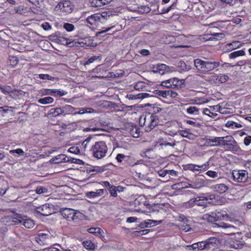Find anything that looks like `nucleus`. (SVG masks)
Wrapping results in <instances>:
<instances>
[{
    "mask_svg": "<svg viewBox=\"0 0 251 251\" xmlns=\"http://www.w3.org/2000/svg\"><path fill=\"white\" fill-rule=\"evenodd\" d=\"M92 137H87L81 144L84 151L88 150L91 152L93 156L98 159L103 158L106 156L108 148L103 141L92 142Z\"/></svg>",
    "mask_w": 251,
    "mask_h": 251,
    "instance_id": "1",
    "label": "nucleus"
},
{
    "mask_svg": "<svg viewBox=\"0 0 251 251\" xmlns=\"http://www.w3.org/2000/svg\"><path fill=\"white\" fill-rule=\"evenodd\" d=\"M203 60L197 58L194 60V64L199 71L203 73H208L214 71L221 65V62L214 59H208L205 58Z\"/></svg>",
    "mask_w": 251,
    "mask_h": 251,
    "instance_id": "2",
    "label": "nucleus"
},
{
    "mask_svg": "<svg viewBox=\"0 0 251 251\" xmlns=\"http://www.w3.org/2000/svg\"><path fill=\"white\" fill-rule=\"evenodd\" d=\"M221 146L229 151H238L240 150L239 147L232 136L223 137Z\"/></svg>",
    "mask_w": 251,
    "mask_h": 251,
    "instance_id": "3",
    "label": "nucleus"
},
{
    "mask_svg": "<svg viewBox=\"0 0 251 251\" xmlns=\"http://www.w3.org/2000/svg\"><path fill=\"white\" fill-rule=\"evenodd\" d=\"M227 216L226 212L224 210L217 209L214 211L204 215V218L209 222L222 220Z\"/></svg>",
    "mask_w": 251,
    "mask_h": 251,
    "instance_id": "4",
    "label": "nucleus"
},
{
    "mask_svg": "<svg viewBox=\"0 0 251 251\" xmlns=\"http://www.w3.org/2000/svg\"><path fill=\"white\" fill-rule=\"evenodd\" d=\"M219 243V240L217 238L212 237L207 239L205 241L199 242L198 250H210L214 249L216 245Z\"/></svg>",
    "mask_w": 251,
    "mask_h": 251,
    "instance_id": "5",
    "label": "nucleus"
},
{
    "mask_svg": "<svg viewBox=\"0 0 251 251\" xmlns=\"http://www.w3.org/2000/svg\"><path fill=\"white\" fill-rule=\"evenodd\" d=\"M232 176L234 181L237 182H244L248 178V173L245 170H233Z\"/></svg>",
    "mask_w": 251,
    "mask_h": 251,
    "instance_id": "6",
    "label": "nucleus"
},
{
    "mask_svg": "<svg viewBox=\"0 0 251 251\" xmlns=\"http://www.w3.org/2000/svg\"><path fill=\"white\" fill-rule=\"evenodd\" d=\"M52 205L46 203L42 206L37 207L35 209L34 213L40 214L44 216H48L52 214Z\"/></svg>",
    "mask_w": 251,
    "mask_h": 251,
    "instance_id": "7",
    "label": "nucleus"
},
{
    "mask_svg": "<svg viewBox=\"0 0 251 251\" xmlns=\"http://www.w3.org/2000/svg\"><path fill=\"white\" fill-rule=\"evenodd\" d=\"M56 7H58L62 12L66 14L71 13L74 9V4L70 1L59 2Z\"/></svg>",
    "mask_w": 251,
    "mask_h": 251,
    "instance_id": "8",
    "label": "nucleus"
},
{
    "mask_svg": "<svg viewBox=\"0 0 251 251\" xmlns=\"http://www.w3.org/2000/svg\"><path fill=\"white\" fill-rule=\"evenodd\" d=\"M223 137H215L205 139V144L208 146H219L221 145Z\"/></svg>",
    "mask_w": 251,
    "mask_h": 251,
    "instance_id": "9",
    "label": "nucleus"
},
{
    "mask_svg": "<svg viewBox=\"0 0 251 251\" xmlns=\"http://www.w3.org/2000/svg\"><path fill=\"white\" fill-rule=\"evenodd\" d=\"M50 237L49 233L39 232L36 237V241L40 245H46L48 244L47 240Z\"/></svg>",
    "mask_w": 251,
    "mask_h": 251,
    "instance_id": "10",
    "label": "nucleus"
},
{
    "mask_svg": "<svg viewBox=\"0 0 251 251\" xmlns=\"http://www.w3.org/2000/svg\"><path fill=\"white\" fill-rule=\"evenodd\" d=\"M105 193H107L106 190H104L103 189H100L96 190V191H90L85 193V196L88 198L92 199V198H96L97 197H99L102 196Z\"/></svg>",
    "mask_w": 251,
    "mask_h": 251,
    "instance_id": "11",
    "label": "nucleus"
},
{
    "mask_svg": "<svg viewBox=\"0 0 251 251\" xmlns=\"http://www.w3.org/2000/svg\"><path fill=\"white\" fill-rule=\"evenodd\" d=\"M150 124L148 126L146 127L145 128L146 132H150L151 131V130L155 127L158 123L159 118L157 116L152 114L150 117Z\"/></svg>",
    "mask_w": 251,
    "mask_h": 251,
    "instance_id": "12",
    "label": "nucleus"
},
{
    "mask_svg": "<svg viewBox=\"0 0 251 251\" xmlns=\"http://www.w3.org/2000/svg\"><path fill=\"white\" fill-rule=\"evenodd\" d=\"M162 223V220L156 221L153 220H148L139 224V226L141 228L151 227Z\"/></svg>",
    "mask_w": 251,
    "mask_h": 251,
    "instance_id": "13",
    "label": "nucleus"
},
{
    "mask_svg": "<svg viewBox=\"0 0 251 251\" xmlns=\"http://www.w3.org/2000/svg\"><path fill=\"white\" fill-rule=\"evenodd\" d=\"M218 226L225 229L227 234H234L236 229L235 226L225 223H220Z\"/></svg>",
    "mask_w": 251,
    "mask_h": 251,
    "instance_id": "14",
    "label": "nucleus"
},
{
    "mask_svg": "<svg viewBox=\"0 0 251 251\" xmlns=\"http://www.w3.org/2000/svg\"><path fill=\"white\" fill-rule=\"evenodd\" d=\"M211 188L216 192L223 194L227 191L228 187L224 183H220L212 185Z\"/></svg>",
    "mask_w": 251,
    "mask_h": 251,
    "instance_id": "15",
    "label": "nucleus"
},
{
    "mask_svg": "<svg viewBox=\"0 0 251 251\" xmlns=\"http://www.w3.org/2000/svg\"><path fill=\"white\" fill-rule=\"evenodd\" d=\"M209 162H207L206 163L201 165L190 164L189 165L188 168L191 171H202L207 170L209 168Z\"/></svg>",
    "mask_w": 251,
    "mask_h": 251,
    "instance_id": "16",
    "label": "nucleus"
},
{
    "mask_svg": "<svg viewBox=\"0 0 251 251\" xmlns=\"http://www.w3.org/2000/svg\"><path fill=\"white\" fill-rule=\"evenodd\" d=\"M112 0H89L91 6L93 7H100L104 5L109 4Z\"/></svg>",
    "mask_w": 251,
    "mask_h": 251,
    "instance_id": "17",
    "label": "nucleus"
},
{
    "mask_svg": "<svg viewBox=\"0 0 251 251\" xmlns=\"http://www.w3.org/2000/svg\"><path fill=\"white\" fill-rule=\"evenodd\" d=\"M150 96V95L148 93H142L136 95L127 94L126 96V98L129 100H135L138 99H143Z\"/></svg>",
    "mask_w": 251,
    "mask_h": 251,
    "instance_id": "18",
    "label": "nucleus"
},
{
    "mask_svg": "<svg viewBox=\"0 0 251 251\" xmlns=\"http://www.w3.org/2000/svg\"><path fill=\"white\" fill-rule=\"evenodd\" d=\"M75 210L71 208L62 209L61 211L62 215L69 221H72Z\"/></svg>",
    "mask_w": 251,
    "mask_h": 251,
    "instance_id": "19",
    "label": "nucleus"
},
{
    "mask_svg": "<svg viewBox=\"0 0 251 251\" xmlns=\"http://www.w3.org/2000/svg\"><path fill=\"white\" fill-rule=\"evenodd\" d=\"M100 17L98 14H95L88 16L86 19V23L90 25H96L98 22H100Z\"/></svg>",
    "mask_w": 251,
    "mask_h": 251,
    "instance_id": "20",
    "label": "nucleus"
},
{
    "mask_svg": "<svg viewBox=\"0 0 251 251\" xmlns=\"http://www.w3.org/2000/svg\"><path fill=\"white\" fill-rule=\"evenodd\" d=\"M241 46V43L239 42L236 41L226 44L225 48L226 51H230L233 50L240 48Z\"/></svg>",
    "mask_w": 251,
    "mask_h": 251,
    "instance_id": "21",
    "label": "nucleus"
},
{
    "mask_svg": "<svg viewBox=\"0 0 251 251\" xmlns=\"http://www.w3.org/2000/svg\"><path fill=\"white\" fill-rule=\"evenodd\" d=\"M77 108L70 105H66L62 107V114L64 116L68 114H73Z\"/></svg>",
    "mask_w": 251,
    "mask_h": 251,
    "instance_id": "22",
    "label": "nucleus"
},
{
    "mask_svg": "<svg viewBox=\"0 0 251 251\" xmlns=\"http://www.w3.org/2000/svg\"><path fill=\"white\" fill-rule=\"evenodd\" d=\"M22 225L27 228H33L35 226L33 221L28 218L26 216H25Z\"/></svg>",
    "mask_w": 251,
    "mask_h": 251,
    "instance_id": "23",
    "label": "nucleus"
},
{
    "mask_svg": "<svg viewBox=\"0 0 251 251\" xmlns=\"http://www.w3.org/2000/svg\"><path fill=\"white\" fill-rule=\"evenodd\" d=\"M192 182L193 183V185L194 186V189H198L203 186L204 181L203 179L197 177H196Z\"/></svg>",
    "mask_w": 251,
    "mask_h": 251,
    "instance_id": "24",
    "label": "nucleus"
},
{
    "mask_svg": "<svg viewBox=\"0 0 251 251\" xmlns=\"http://www.w3.org/2000/svg\"><path fill=\"white\" fill-rule=\"evenodd\" d=\"M85 218V216L83 214L79 211H75L72 221L77 223L79 221L84 219Z\"/></svg>",
    "mask_w": 251,
    "mask_h": 251,
    "instance_id": "25",
    "label": "nucleus"
},
{
    "mask_svg": "<svg viewBox=\"0 0 251 251\" xmlns=\"http://www.w3.org/2000/svg\"><path fill=\"white\" fill-rule=\"evenodd\" d=\"M112 12L108 10L101 13V14H98V17H100V22L102 23L104 20H107L108 18L112 15Z\"/></svg>",
    "mask_w": 251,
    "mask_h": 251,
    "instance_id": "26",
    "label": "nucleus"
},
{
    "mask_svg": "<svg viewBox=\"0 0 251 251\" xmlns=\"http://www.w3.org/2000/svg\"><path fill=\"white\" fill-rule=\"evenodd\" d=\"M87 231L96 236H101L103 233V230L100 227H91L87 229Z\"/></svg>",
    "mask_w": 251,
    "mask_h": 251,
    "instance_id": "27",
    "label": "nucleus"
},
{
    "mask_svg": "<svg viewBox=\"0 0 251 251\" xmlns=\"http://www.w3.org/2000/svg\"><path fill=\"white\" fill-rule=\"evenodd\" d=\"M229 245L230 248L235 249H241L243 246L242 242L237 240L230 241L229 243Z\"/></svg>",
    "mask_w": 251,
    "mask_h": 251,
    "instance_id": "28",
    "label": "nucleus"
},
{
    "mask_svg": "<svg viewBox=\"0 0 251 251\" xmlns=\"http://www.w3.org/2000/svg\"><path fill=\"white\" fill-rule=\"evenodd\" d=\"M82 244L84 247L90 251H94L95 249V244L91 240L85 241Z\"/></svg>",
    "mask_w": 251,
    "mask_h": 251,
    "instance_id": "29",
    "label": "nucleus"
},
{
    "mask_svg": "<svg viewBox=\"0 0 251 251\" xmlns=\"http://www.w3.org/2000/svg\"><path fill=\"white\" fill-rule=\"evenodd\" d=\"M245 54V51L243 50L235 51L230 53L228 55L230 59H235L239 56H244Z\"/></svg>",
    "mask_w": 251,
    "mask_h": 251,
    "instance_id": "30",
    "label": "nucleus"
},
{
    "mask_svg": "<svg viewBox=\"0 0 251 251\" xmlns=\"http://www.w3.org/2000/svg\"><path fill=\"white\" fill-rule=\"evenodd\" d=\"M0 89L1 92L5 95L10 94L14 91V89L9 85L0 86Z\"/></svg>",
    "mask_w": 251,
    "mask_h": 251,
    "instance_id": "31",
    "label": "nucleus"
},
{
    "mask_svg": "<svg viewBox=\"0 0 251 251\" xmlns=\"http://www.w3.org/2000/svg\"><path fill=\"white\" fill-rule=\"evenodd\" d=\"M178 64V67L183 71H188L191 69V66L186 64L184 61H180Z\"/></svg>",
    "mask_w": 251,
    "mask_h": 251,
    "instance_id": "32",
    "label": "nucleus"
},
{
    "mask_svg": "<svg viewBox=\"0 0 251 251\" xmlns=\"http://www.w3.org/2000/svg\"><path fill=\"white\" fill-rule=\"evenodd\" d=\"M53 101V99L50 97H47L43 98L40 99L38 102L41 104H49L51 103Z\"/></svg>",
    "mask_w": 251,
    "mask_h": 251,
    "instance_id": "33",
    "label": "nucleus"
},
{
    "mask_svg": "<svg viewBox=\"0 0 251 251\" xmlns=\"http://www.w3.org/2000/svg\"><path fill=\"white\" fill-rule=\"evenodd\" d=\"M95 110L92 108H85L79 110L78 112H75L74 114H83L84 113H92L94 112Z\"/></svg>",
    "mask_w": 251,
    "mask_h": 251,
    "instance_id": "34",
    "label": "nucleus"
},
{
    "mask_svg": "<svg viewBox=\"0 0 251 251\" xmlns=\"http://www.w3.org/2000/svg\"><path fill=\"white\" fill-rule=\"evenodd\" d=\"M229 79V77L226 74H220L217 76L216 80L220 83H223Z\"/></svg>",
    "mask_w": 251,
    "mask_h": 251,
    "instance_id": "35",
    "label": "nucleus"
},
{
    "mask_svg": "<svg viewBox=\"0 0 251 251\" xmlns=\"http://www.w3.org/2000/svg\"><path fill=\"white\" fill-rule=\"evenodd\" d=\"M152 210L153 212H157L161 214H164L165 213V209L164 208L163 206L160 204H156L152 208Z\"/></svg>",
    "mask_w": 251,
    "mask_h": 251,
    "instance_id": "36",
    "label": "nucleus"
},
{
    "mask_svg": "<svg viewBox=\"0 0 251 251\" xmlns=\"http://www.w3.org/2000/svg\"><path fill=\"white\" fill-rule=\"evenodd\" d=\"M179 134L183 137H185L188 139L190 140H193L194 139V134L189 133L188 131L186 130H180L179 131Z\"/></svg>",
    "mask_w": 251,
    "mask_h": 251,
    "instance_id": "37",
    "label": "nucleus"
},
{
    "mask_svg": "<svg viewBox=\"0 0 251 251\" xmlns=\"http://www.w3.org/2000/svg\"><path fill=\"white\" fill-rule=\"evenodd\" d=\"M224 34L222 33H214L211 35V36L207 39V40H218L220 38L224 37Z\"/></svg>",
    "mask_w": 251,
    "mask_h": 251,
    "instance_id": "38",
    "label": "nucleus"
},
{
    "mask_svg": "<svg viewBox=\"0 0 251 251\" xmlns=\"http://www.w3.org/2000/svg\"><path fill=\"white\" fill-rule=\"evenodd\" d=\"M169 140L171 142H168L167 141H163L160 144V145L164 146H170L174 147L175 146H176V143H179V142H176L175 140H173L172 138H169Z\"/></svg>",
    "mask_w": 251,
    "mask_h": 251,
    "instance_id": "39",
    "label": "nucleus"
},
{
    "mask_svg": "<svg viewBox=\"0 0 251 251\" xmlns=\"http://www.w3.org/2000/svg\"><path fill=\"white\" fill-rule=\"evenodd\" d=\"M50 114L53 115H54V116H57L62 114V107L51 108L50 110Z\"/></svg>",
    "mask_w": 251,
    "mask_h": 251,
    "instance_id": "40",
    "label": "nucleus"
},
{
    "mask_svg": "<svg viewBox=\"0 0 251 251\" xmlns=\"http://www.w3.org/2000/svg\"><path fill=\"white\" fill-rule=\"evenodd\" d=\"M186 111L190 114L198 115L199 109L196 106H190L186 109Z\"/></svg>",
    "mask_w": 251,
    "mask_h": 251,
    "instance_id": "41",
    "label": "nucleus"
},
{
    "mask_svg": "<svg viewBox=\"0 0 251 251\" xmlns=\"http://www.w3.org/2000/svg\"><path fill=\"white\" fill-rule=\"evenodd\" d=\"M25 216L18 214L13 217V222L15 224H22Z\"/></svg>",
    "mask_w": 251,
    "mask_h": 251,
    "instance_id": "42",
    "label": "nucleus"
},
{
    "mask_svg": "<svg viewBox=\"0 0 251 251\" xmlns=\"http://www.w3.org/2000/svg\"><path fill=\"white\" fill-rule=\"evenodd\" d=\"M146 87V84L143 81H139L135 84L134 88L136 90L141 91Z\"/></svg>",
    "mask_w": 251,
    "mask_h": 251,
    "instance_id": "43",
    "label": "nucleus"
},
{
    "mask_svg": "<svg viewBox=\"0 0 251 251\" xmlns=\"http://www.w3.org/2000/svg\"><path fill=\"white\" fill-rule=\"evenodd\" d=\"M63 28L67 31L71 32L75 29V25L72 24L65 23L63 25Z\"/></svg>",
    "mask_w": 251,
    "mask_h": 251,
    "instance_id": "44",
    "label": "nucleus"
},
{
    "mask_svg": "<svg viewBox=\"0 0 251 251\" xmlns=\"http://www.w3.org/2000/svg\"><path fill=\"white\" fill-rule=\"evenodd\" d=\"M201 197L204 198L205 199L203 200H199L196 201V204L198 206L206 207L207 206L206 201L208 200V198L206 197L201 196Z\"/></svg>",
    "mask_w": 251,
    "mask_h": 251,
    "instance_id": "45",
    "label": "nucleus"
},
{
    "mask_svg": "<svg viewBox=\"0 0 251 251\" xmlns=\"http://www.w3.org/2000/svg\"><path fill=\"white\" fill-rule=\"evenodd\" d=\"M140 133V129L138 127H135L130 130V134L133 137L135 138H137L139 136Z\"/></svg>",
    "mask_w": 251,
    "mask_h": 251,
    "instance_id": "46",
    "label": "nucleus"
},
{
    "mask_svg": "<svg viewBox=\"0 0 251 251\" xmlns=\"http://www.w3.org/2000/svg\"><path fill=\"white\" fill-rule=\"evenodd\" d=\"M206 175L211 178H217L219 177L218 173L212 170L208 171L206 173Z\"/></svg>",
    "mask_w": 251,
    "mask_h": 251,
    "instance_id": "47",
    "label": "nucleus"
},
{
    "mask_svg": "<svg viewBox=\"0 0 251 251\" xmlns=\"http://www.w3.org/2000/svg\"><path fill=\"white\" fill-rule=\"evenodd\" d=\"M128 157L123 154L119 153L117 155L116 159L118 162H122L123 160L127 161Z\"/></svg>",
    "mask_w": 251,
    "mask_h": 251,
    "instance_id": "48",
    "label": "nucleus"
},
{
    "mask_svg": "<svg viewBox=\"0 0 251 251\" xmlns=\"http://www.w3.org/2000/svg\"><path fill=\"white\" fill-rule=\"evenodd\" d=\"M68 151L76 154H78L80 153L79 148L75 146L70 148L68 150Z\"/></svg>",
    "mask_w": 251,
    "mask_h": 251,
    "instance_id": "49",
    "label": "nucleus"
},
{
    "mask_svg": "<svg viewBox=\"0 0 251 251\" xmlns=\"http://www.w3.org/2000/svg\"><path fill=\"white\" fill-rule=\"evenodd\" d=\"M39 78L42 79H48L50 80H53L54 79V77L51 76L47 74H39L38 75Z\"/></svg>",
    "mask_w": 251,
    "mask_h": 251,
    "instance_id": "50",
    "label": "nucleus"
},
{
    "mask_svg": "<svg viewBox=\"0 0 251 251\" xmlns=\"http://www.w3.org/2000/svg\"><path fill=\"white\" fill-rule=\"evenodd\" d=\"M36 192L38 194H46L48 193V189L44 187H38L36 190Z\"/></svg>",
    "mask_w": 251,
    "mask_h": 251,
    "instance_id": "51",
    "label": "nucleus"
},
{
    "mask_svg": "<svg viewBox=\"0 0 251 251\" xmlns=\"http://www.w3.org/2000/svg\"><path fill=\"white\" fill-rule=\"evenodd\" d=\"M203 113L212 118H215L217 115V114L210 112L208 108L203 109Z\"/></svg>",
    "mask_w": 251,
    "mask_h": 251,
    "instance_id": "52",
    "label": "nucleus"
},
{
    "mask_svg": "<svg viewBox=\"0 0 251 251\" xmlns=\"http://www.w3.org/2000/svg\"><path fill=\"white\" fill-rule=\"evenodd\" d=\"M9 152L13 155H14L15 153H17L19 155H23L24 154V151L21 149L10 150Z\"/></svg>",
    "mask_w": 251,
    "mask_h": 251,
    "instance_id": "53",
    "label": "nucleus"
},
{
    "mask_svg": "<svg viewBox=\"0 0 251 251\" xmlns=\"http://www.w3.org/2000/svg\"><path fill=\"white\" fill-rule=\"evenodd\" d=\"M204 199H205V198L203 197H197L195 199L190 200L188 203L189 205L192 206L194 203L196 204V201H199V200H203Z\"/></svg>",
    "mask_w": 251,
    "mask_h": 251,
    "instance_id": "54",
    "label": "nucleus"
},
{
    "mask_svg": "<svg viewBox=\"0 0 251 251\" xmlns=\"http://www.w3.org/2000/svg\"><path fill=\"white\" fill-rule=\"evenodd\" d=\"M169 81H172L173 87H177L180 85V81L176 78H173L168 79Z\"/></svg>",
    "mask_w": 251,
    "mask_h": 251,
    "instance_id": "55",
    "label": "nucleus"
},
{
    "mask_svg": "<svg viewBox=\"0 0 251 251\" xmlns=\"http://www.w3.org/2000/svg\"><path fill=\"white\" fill-rule=\"evenodd\" d=\"M100 56H93L91 57L90 58L88 59V60L85 63L84 65H89L92 63H93L94 61L98 59V58H100Z\"/></svg>",
    "mask_w": 251,
    "mask_h": 251,
    "instance_id": "56",
    "label": "nucleus"
},
{
    "mask_svg": "<svg viewBox=\"0 0 251 251\" xmlns=\"http://www.w3.org/2000/svg\"><path fill=\"white\" fill-rule=\"evenodd\" d=\"M50 162L54 164H59L62 162L61 161V157H58V155L56 156L55 157L52 158Z\"/></svg>",
    "mask_w": 251,
    "mask_h": 251,
    "instance_id": "57",
    "label": "nucleus"
},
{
    "mask_svg": "<svg viewBox=\"0 0 251 251\" xmlns=\"http://www.w3.org/2000/svg\"><path fill=\"white\" fill-rule=\"evenodd\" d=\"M102 184L108 191L110 190V188H114V185L111 184L108 181H102Z\"/></svg>",
    "mask_w": 251,
    "mask_h": 251,
    "instance_id": "58",
    "label": "nucleus"
},
{
    "mask_svg": "<svg viewBox=\"0 0 251 251\" xmlns=\"http://www.w3.org/2000/svg\"><path fill=\"white\" fill-rule=\"evenodd\" d=\"M58 157H61V161L65 162H69L70 161V157L64 154L58 155Z\"/></svg>",
    "mask_w": 251,
    "mask_h": 251,
    "instance_id": "59",
    "label": "nucleus"
},
{
    "mask_svg": "<svg viewBox=\"0 0 251 251\" xmlns=\"http://www.w3.org/2000/svg\"><path fill=\"white\" fill-rule=\"evenodd\" d=\"M198 246H199V244H198L197 243H196L192 244V245L187 246V248L189 250H193V251L198 250V251H199L198 250V248H199Z\"/></svg>",
    "mask_w": 251,
    "mask_h": 251,
    "instance_id": "60",
    "label": "nucleus"
},
{
    "mask_svg": "<svg viewBox=\"0 0 251 251\" xmlns=\"http://www.w3.org/2000/svg\"><path fill=\"white\" fill-rule=\"evenodd\" d=\"M109 193L112 197H117V192L116 189V186L114 185V188H110L109 190Z\"/></svg>",
    "mask_w": 251,
    "mask_h": 251,
    "instance_id": "61",
    "label": "nucleus"
},
{
    "mask_svg": "<svg viewBox=\"0 0 251 251\" xmlns=\"http://www.w3.org/2000/svg\"><path fill=\"white\" fill-rule=\"evenodd\" d=\"M46 95H50L56 96V89H46L45 90Z\"/></svg>",
    "mask_w": 251,
    "mask_h": 251,
    "instance_id": "62",
    "label": "nucleus"
},
{
    "mask_svg": "<svg viewBox=\"0 0 251 251\" xmlns=\"http://www.w3.org/2000/svg\"><path fill=\"white\" fill-rule=\"evenodd\" d=\"M171 83H172V81H169L168 79L163 81L162 85L167 88L173 87V84Z\"/></svg>",
    "mask_w": 251,
    "mask_h": 251,
    "instance_id": "63",
    "label": "nucleus"
},
{
    "mask_svg": "<svg viewBox=\"0 0 251 251\" xmlns=\"http://www.w3.org/2000/svg\"><path fill=\"white\" fill-rule=\"evenodd\" d=\"M169 90L170 100L173 98H176L178 94L176 91H173L171 89H169Z\"/></svg>",
    "mask_w": 251,
    "mask_h": 251,
    "instance_id": "64",
    "label": "nucleus"
}]
</instances>
